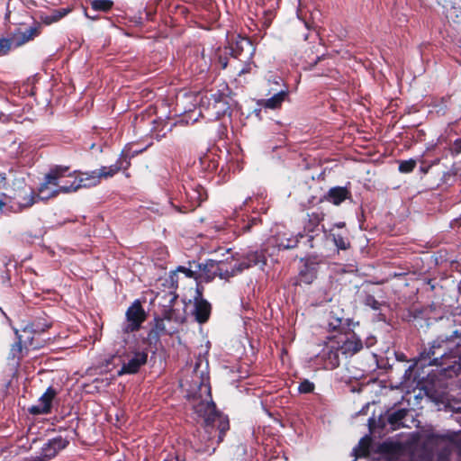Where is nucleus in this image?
Masks as SVG:
<instances>
[{"label": "nucleus", "instance_id": "nucleus-40", "mask_svg": "<svg viewBox=\"0 0 461 461\" xmlns=\"http://www.w3.org/2000/svg\"><path fill=\"white\" fill-rule=\"evenodd\" d=\"M209 446L208 447H205L204 448H203V451H209Z\"/></svg>", "mask_w": 461, "mask_h": 461}, {"label": "nucleus", "instance_id": "nucleus-17", "mask_svg": "<svg viewBox=\"0 0 461 461\" xmlns=\"http://www.w3.org/2000/svg\"><path fill=\"white\" fill-rule=\"evenodd\" d=\"M349 197V192L346 187L337 186L331 188L327 199L335 205H339L342 202Z\"/></svg>", "mask_w": 461, "mask_h": 461}, {"label": "nucleus", "instance_id": "nucleus-16", "mask_svg": "<svg viewBox=\"0 0 461 461\" xmlns=\"http://www.w3.org/2000/svg\"><path fill=\"white\" fill-rule=\"evenodd\" d=\"M243 52H245V58L250 59L254 53V48L247 38H240L235 43V47L232 48V55L234 58L239 59Z\"/></svg>", "mask_w": 461, "mask_h": 461}, {"label": "nucleus", "instance_id": "nucleus-10", "mask_svg": "<svg viewBox=\"0 0 461 461\" xmlns=\"http://www.w3.org/2000/svg\"><path fill=\"white\" fill-rule=\"evenodd\" d=\"M148 354L145 351H138L123 364L122 369L118 374H135L139 371L140 367L147 362Z\"/></svg>", "mask_w": 461, "mask_h": 461}, {"label": "nucleus", "instance_id": "nucleus-37", "mask_svg": "<svg viewBox=\"0 0 461 461\" xmlns=\"http://www.w3.org/2000/svg\"><path fill=\"white\" fill-rule=\"evenodd\" d=\"M249 71V68H242L239 71V75H241V74H244V73H247Z\"/></svg>", "mask_w": 461, "mask_h": 461}, {"label": "nucleus", "instance_id": "nucleus-30", "mask_svg": "<svg viewBox=\"0 0 461 461\" xmlns=\"http://www.w3.org/2000/svg\"><path fill=\"white\" fill-rule=\"evenodd\" d=\"M22 351V339L21 337H18V341L13 346L12 353L14 357L16 356V353H20Z\"/></svg>", "mask_w": 461, "mask_h": 461}, {"label": "nucleus", "instance_id": "nucleus-8", "mask_svg": "<svg viewBox=\"0 0 461 461\" xmlns=\"http://www.w3.org/2000/svg\"><path fill=\"white\" fill-rule=\"evenodd\" d=\"M68 441L62 438L57 437L48 440L41 447V452L39 456H36L34 461H44L54 457L60 450L64 449Z\"/></svg>", "mask_w": 461, "mask_h": 461}, {"label": "nucleus", "instance_id": "nucleus-12", "mask_svg": "<svg viewBox=\"0 0 461 461\" xmlns=\"http://www.w3.org/2000/svg\"><path fill=\"white\" fill-rule=\"evenodd\" d=\"M14 200L18 207L22 209L32 206L35 203L36 196L31 187L23 185L15 191Z\"/></svg>", "mask_w": 461, "mask_h": 461}, {"label": "nucleus", "instance_id": "nucleus-7", "mask_svg": "<svg viewBox=\"0 0 461 461\" xmlns=\"http://www.w3.org/2000/svg\"><path fill=\"white\" fill-rule=\"evenodd\" d=\"M145 320V312L139 301H135L126 312L127 324L124 328L126 332L139 330Z\"/></svg>", "mask_w": 461, "mask_h": 461}, {"label": "nucleus", "instance_id": "nucleus-31", "mask_svg": "<svg viewBox=\"0 0 461 461\" xmlns=\"http://www.w3.org/2000/svg\"><path fill=\"white\" fill-rule=\"evenodd\" d=\"M403 411H399L395 413H393L391 417H390V421L391 422H393L394 420H400L402 418L403 416Z\"/></svg>", "mask_w": 461, "mask_h": 461}, {"label": "nucleus", "instance_id": "nucleus-25", "mask_svg": "<svg viewBox=\"0 0 461 461\" xmlns=\"http://www.w3.org/2000/svg\"><path fill=\"white\" fill-rule=\"evenodd\" d=\"M416 166L415 160H404L402 161L399 165V170L402 173H410L411 172Z\"/></svg>", "mask_w": 461, "mask_h": 461}, {"label": "nucleus", "instance_id": "nucleus-41", "mask_svg": "<svg viewBox=\"0 0 461 461\" xmlns=\"http://www.w3.org/2000/svg\"><path fill=\"white\" fill-rule=\"evenodd\" d=\"M434 364L438 365V359L437 358H434Z\"/></svg>", "mask_w": 461, "mask_h": 461}, {"label": "nucleus", "instance_id": "nucleus-15", "mask_svg": "<svg viewBox=\"0 0 461 461\" xmlns=\"http://www.w3.org/2000/svg\"><path fill=\"white\" fill-rule=\"evenodd\" d=\"M303 235L299 233L297 236L294 237H287L286 233L278 234L276 237H274L268 240L269 244H272L278 249H293L294 248L299 240V238H302Z\"/></svg>", "mask_w": 461, "mask_h": 461}, {"label": "nucleus", "instance_id": "nucleus-20", "mask_svg": "<svg viewBox=\"0 0 461 461\" xmlns=\"http://www.w3.org/2000/svg\"><path fill=\"white\" fill-rule=\"evenodd\" d=\"M370 446V438L365 437L360 439L357 447L354 448V452L357 456H365L368 454V448Z\"/></svg>", "mask_w": 461, "mask_h": 461}, {"label": "nucleus", "instance_id": "nucleus-39", "mask_svg": "<svg viewBox=\"0 0 461 461\" xmlns=\"http://www.w3.org/2000/svg\"><path fill=\"white\" fill-rule=\"evenodd\" d=\"M337 226H338V227H339V228H341V227H343V226H344V223H343V222H340V223L337 224Z\"/></svg>", "mask_w": 461, "mask_h": 461}, {"label": "nucleus", "instance_id": "nucleus-34", "mask_svg": "<svg viewBox=\"0 0 461 461\" xmlns=\"http://www.w3.org/2000/svg\"><path fill=\"white\" fill-rule=\"evenodd\" d=\"M5 195L3 194L0 196V210L3 208V206L5 204Z\"/></svg>", "mask_w": 461, "mask_h": 461}, {"label": "nucleus", "instance_id": "nucleus-38", "mask_svg": "<svg viewBox=\"0 0 461 461\" xmlns=\"http://www.w3.org/2000/svg\"><path fill=\"white\" fill-rule=\"evenodd\" d=\"M251 225L249 224L245 227V231H249L250 230Z\"/></svg>", "mask_w": 461, "mask_h": 461}, {"label": "nucleus", "instance_id": "nucleus-22", "mask_svg": "<svg viewBox=\"0 0 461 461\" xmlns=\"http://www.w3.org/2000/svg\"><path fill=\"white\" fill-rule=\"evenodd\" d=\"M68 13V10L62 9V10H56L53 12L51 15H48L43 18V22L46 24H50L52 23H56L59 20H60L62 17H64Z\"/></svg>", "mask_w": 461, "mask_h": 461}, {"label": "nucleus", "instance_id": "nucleus-36", "mask_svg": "<svg viewBox=\"0 0 461 461\" xmlns=\"http://www.w3.org/2000/svg\"><path fill=\"white\" fill-rule=\"evenodd\" d=\"M220 62L221 64V68H225L227 67V61L226 60L221 59Z\"/></svg>", "mask_w": 461, "mask_h": 461}, {"label": "nucleus", "instance_id": "nucleus-4", "mask_svg": "<svg viewBox=\"0 0 461 461\" xmlns=\"http://www.w3.org/2000/svg\"><path fill=\"white\" fill-rule=\"evenodd\" d=\"M206 112L208 116L214 119H219L230 113L232 99L225 93H214L208 98Z\"/></svg>", "mask_w": 461, "mask_h": 461}, {"label": "nucleus", "instance_id": "nucleus-14", "mask_svg": "<svg viewBox=\"0 0 461 461\" xmlns=\"http://www.w3.org/2000/svg\"><path fill=\"white\" fill-rule=\"evenodd\" d=\"M76 182L77 183V190L83 187L86 188L95 186L100 183L98 170L96 169L94 171L80 173L79 175H77Z\"/></svg>", "mask_w": 461, "mask_h": 461}, {"label": "nucleus", "instance_id": "nucleus-9", "mask_svg": "<svg viewBox=\"0 0 461 461\" xmlns=\"http://www.w3.org/2000/svg\"><path fill=\"white\" fill-rule=\"evenodd\" d=\"M194 314L195 316V320L203 323L208 321L211 314V304L202 297V292L199 287H196L194 291Z\"/></svg>", "mask_w": 461, "mask_h": 461}, {"label": "nucleus", "instance_id": "nucleus-5", "mask_svg": "<svg viewBox=\"0 0 461 461\" xmlns=\"http://www.w3.org/2000/svg\"><path fill=\"white\" fill-rule=\"evenodd\" d=\"M340 349V354L346 357H351L363 348L360 338L355 333L340 334L335 337Z\"/></svg>", "mask_w": 461, "mask_h": 461}, {"label": "nucleus", "instance_id": "nucleus-26", "mask_svg": "<svg viewBox=\"0 0 461 461\" xmlns=\"http://www.w3.org/2000/svg\"><path fill=\"white\" fill-rule=\"evenodd\" d=\"M314 384L307 379L302 381L299 384L298 390L301 393H312L314 390Z\"/></svg>", "mask_w": 461, "mask_h": 461}, {"label": "nucleus", "instance_id": "nucleus-13", "mask_svg": "<svg viewBox=\"0 0 461 461\" xmlns=\"http://www.w3.org/2000/svg\"><path fill=\"white\" fill-rule=\"evenodd\" d=\"M130 165L127 158L122 156L115 164L111 165L109 167H102L98 170L99 178H110L113 177L116 173H118L121 169L126 168Z\"/></svg>", "mask_w": 461, "mask_h": 461}, {"label": "nucleus", "instance_id": "nucleus-19", "mask_svg": "<svg viewBox=\"0 0 461 461\" xmlns=\"http://www.w3.org/2000/svg\"><path fill=\"white\" fill-rule=\"evenodd\" d=\"M446 17L449 22L461 25V2H455L453 5L447 8Z\"/></svg>", "mask_w": 461, "mask_h": 461}, {"label": "nucleus", "instance_id": "nucleus-35", "mask_svg": "<svg viewBox=\"0 0 461 461\" xmlns=\"http://www.w3.org/2000/svg\"><path fill=\"white\" fill-rule=\"evenodd\" d=\"M435 348H436V346H435V345H433V346H432V348H430L429 352L428 353V355H429H429H432V356H433V355H435V354H436V352H435V350H434V349H435Z\"/></svg>", "mask_w": 461, "mask_h": 461}, {"label": "nucleus", "instance_id": "nucleus-1", "mask_svg": "<svg viewBox=\"0 0 461 461\" xmlns=\"http://www.w3.org/2000/svg\"><path fill=\"white\" fill-rule=\"evenodd\" d=\"M181 386L187 392L197 417L203 421L207 440H212L217 435L218 442L221 441L224 433L229 429V420L215 411L211 396L207 362L199 358L191 381L183 380Z\"/></svg>", "mask_w": 461, "mask_h": 461}, {"label": "nucleus", "instance_id": "nucleus-33", "mask_svg": "<svg viewBox=\"0 0 461 461\" xmlns=\"http://www.w3.org/2000/svg\"><path fill=\"white\" fill-rule=\"evenodd\" d=\"M454 363L458 366L457 367H456V365L453 366L455 370L461 373V355L458 357V360H455Z\"/></svg>", "mask_w": 461, "mask_h": 461}, {"label": "nucleus", "instance_id": "nucleus-3", "mask_svg": "<svg viewBox=\"0 0 461 461\" xmlns=\"http://www.w3.org/2000/svg\"><path fill=\"white\" fill-rule=\"evenodd\" d=\"M76 178V172H69L67 167L57 166L51 168L38 189V198L48 200L59 194L77 191Z\"/></svg>", "mask_w": 461, "mask_h": 461}, {"label": "nucleus", "instance_id": "nucleus-32", "mask_svg": "<svg viewBox=\"0 0 461 461\" xmlns=\"http://www.w3.org/2000/svg\"><path fill=\"white\" fill-rule=\"evenodd\" d=\"M302 278L304 282L310 284L314 278V275L311 273L309 276L306 274L302 273Z\"/></svg>", "mask_w": 461, "mask_h": 461}, {"label": "nucleus", "instance_id": "nucleus-11", "mask_svg": "<svg viewBox=\"0 0 461 461\" xmlns=\"http://www.w3.org/2000/svg\"><path fill=\"white\" fill-rule=\"evenodd\" d=\"M56 395V392L51 387L40 397L37 404L30 408V412L32 414H44L48 413L51 408V402Z\"/></svg>", "mask_w": 461, "mask_h": 461}, {"label": "nucleus", "instance_id": "nucleus-24", "mask_svg": "<svg viewBox=\"0 0 461 461\" xmlns=\"http://www.w3.org/2000/svg\"><path fill=\"white\" fill-rule=\"evenodd\" d=\"M178 273H183L185 275V277L186 278L193 276V272L191 270L183 267H179L176 272H173L170 275V280L172 284H174L177 280Z\"/></svg>", "mask_w": 461, "mask_h": 461}, {"label": "nucleus", "instance_id": "nucleus-6", "mask_svg": "<svg viewBox=\"0 0 461 461\" xmlns=\"http://www.w3.org/2000/svg\"><path fill=\"white\" fill-rule=\"evenodd\" d=\"M340 349L335 337L330 338L324 345L318 357L321 360L325 369H334L339 365Z\"/></svg>", "mask_w": 461, "mask_h": 461}, {"label": "nucleus", "instance_id": "nucleus-18", "mask_svg": "<svg viewBox=\"0 0 461 461\" xmlns=\"http://www.w3.org/2000/svg\"><path fill=\"white\" fill-rule=\"evenodd\" d=\"M288 95V91L286 89L280 90L278 93L275 94L272 97L267 99L264 102V106L270 109H276L281 106L282 103L285 101Z\"/></svg>", "mask_w": 461, "mask_h": 461}, {"label": "nucleus", "instance_id": "nucleus-29", "mask_svg": "<svg viewBox=\"0 0 461 461\" xmlns=\"http://www.w3.org/2000/svg\"><path fill=\"white\" fill-rule=\"evenodd\" d=\"M333 240L339 249H347L348 242L342 237H340V236L336 237L335 235H333Z\"/></svg>", "mask_w": 461, "mask_h": 461}, {"label": "nucleus", "instance_id": "nucleus-2", "mask_svg": "<svg viewBox=\"0 0 461 461\" xmlns=\"http://www.w3.org/2000/svg\"><path fill=\"white\" fill-rule=\"evenodd\" d=\"M266 265L265 256L259 252L250 253H236L231 255L230 260L226 258L223 260H209L203 267L201 277L211 280L214 276H218L221 279H228L230 276H234L243 270L252 267Z\"/></svg>", "mask_w": 461, "mask_h": 461}, {"label": "nucleus", "instance_id": "nucleus-27", "mask_svg": "<svg viewBox=\"0 0 461 461\" xmlns=\"http://www.w3.org/2000/svg\"><path fill=\"white\" fill-rule=\"evenodd\" d=\"M452 452L448 447H445L438 456L437 461H450ZM459 461H461V452L458 453Z\"/></svg>", "mask_w": 461, "mask_h": 461}, {"label": "nucleus", "instance_id": "nucleus-23", "mask_svg": "<svg viewBox=\"0 0 461 461\" xmlns=\"http://www.w3.org/2000/svg\"><path fill=\"white\" fill-rule=\"evenodd\" d=\"M37 35L36 28H29L25 32L21 33V40H19L18 44H23L31 40H32Z\"/></svg>", "mask_w": 461, "mask_h": 461}, {"label": "nucleus", "instance_id": "nucleus-21", "mask_svg": "<svg viewBox=\"0 0 461 461\" xmlns=\"http://www.w3.org/2000/svg\"><path fill=\"white\" fill-rule=\"evenodd\" d=\"M113 3L111 0H94L91 3L92 8L95 11H103L107 12L109 11Z\"/></svg>", "mask_w": 461, "mask_h": 461}, {"label": "nucleus", "instance_id": "nucleus-28", "mask_svg": "<svg viewBox=\"0 0 461 461\" xmlns=\"http://www.w3.org/2000/svg\"><path fill=\"white\" fill-rule=\"evenodd\" d=\"M11 48V42L8 40H0V56L6 54Z\"/></svg>", "mask_w": 461, "mask_h": 461}]
</instances>
